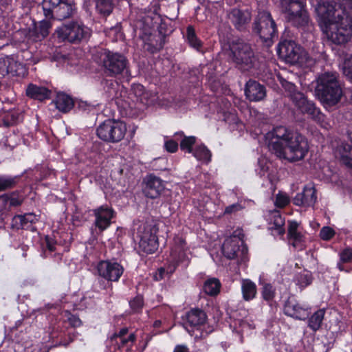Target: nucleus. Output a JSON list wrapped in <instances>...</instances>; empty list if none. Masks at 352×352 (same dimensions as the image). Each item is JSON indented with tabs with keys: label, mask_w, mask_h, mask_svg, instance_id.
Segmentation results:
<instances>
[{
	"label": "nucleus",
	"mask_w": 352,
	"mask_h": 352,
	"mask_svg": "<svg viewBox=\"0 0 352 352\" xmlns=\"http://www.w3.org/2000/svg\"><path fill=\"white\" fill-rule=\"evenodd\" d=\"M320 101L327 105L333 106L337 104L343 94L342 89H315Z\"/></svg>",
	"instance_id": "obj_22"
},
{
	"label": "nucleus",
	"mask_w": 352,
	"mask_h": 352,
	"mask_svg": "<svg viewBox=\"0 0 352 352\" xmlns=\"http://www.w3.org/2000/svg\"><path fill=\"white\" fill-rule=\"evenodd\" d=\"M289 203V199L285 194L278 193L276 195L275 205L278 208H283Z\"/></svg>",
	"instance_id": "obj_52"
},
{
	"label": "nucleus",
	"mask_w": 352,
	"mask_h": 352,
	"mask_svg": "<svg viewBox=\"0 0 352 352\" xmlns=\"http://www.w3.org/2000/svg\"><path fill=\"white\" fill-rule=\"evenodd\" d=\"M38 221L36 215L28 213L24 215H16L12 218V226L16 229L24 228L28 223H35Z\"/></svg>",
	"instance_id": "obj_27"
},
{
	"label": "nucleus",
	"mask_w": 352,
	"mask_h": 352,
	"mask_svg": "<svg viewBox=\"0 0 352 352\" xmlns=\"http://www.w3.org/2000/svg\"><path fill=\"white\" fill-rule=\"evenodd\" d=\"M245 88L249 89V88H264V87L261 85H260L257 81L254 80L250 79L248 81L246 82Z\"/></svg>",
	"instance_id": "obj_58"
},
{
	"label": "nucleus",
	"mask_w": 352,
	"mask_h": 352,
	"mask_svg": "<svg viewBox=\"0 0 352 352\" xmlns=\"http://www.w3.org/2000/svg\"><path fill=\"white\" fill-rule=\"evenodd\" d=\"M3 201L8 204L9 206L16 207L20 206L23 201V198L21 195H19L18 193L12 192L10 195H4L2 196Z\"/></svg>",
	"instance_id": "obj_41"
},
{
	"label": "nucleus",
	"mask_w": 352,
	"mask_h": 352,
	"mask_svg": "<svg viewBox=\"0 0 352 352\" xmlns=\"http://www.w3.org/2000/svg\"><path fill=\"white\" fill-rule=\"evenodd\" d=\"M342 1L341 13L343 14H352V0H340Z\"/></svg>",
	"instance_id": "obj_54"
},
{
	"label": "nucleus",
	"mask_w": 352,
	"mask_h": 352,
	"mask_svg": "<svg viewBox=\"0 0 352 352\" xmlns=\"http://www.w3.org/2000/svg\"><path fill=\"white\" fill-rule=\"evenodd\" d=\"M316 81L321 88H342L344 86L339 74L336 72H325L318 76Z\"/></svg>",
	"instance_id": "obj_20"
},
{
	"label": "nucleus",
	"mask_w": 352,
	"mask_h": 352,
	"mask_svg": "<svg viewBox=\"0 0 352 352\" xmlns=\"http://www.w3.org/2000/svg\"><path fill=\"white\" fill-rule=\"evenodd\" d=\"M277 53L280 59L290 65H296L303 62L305 54V50L292 40H283L279 43Z\"/></svg>",
	"instance_id": "obj_10"
},
{
	"label": "nucleus",
	"mask_w": 352,
	"mask_h": 352,
	"mask_svg": "<svg viewBox=\"0 0 352 352\" xmlns=\"http://www.w3.org/2000/svg\"><path fill=\"white\" fill-rule=\"evenodd\" d=\"M68 320H69V322L70 324V325L73 327H80L82 324V322L81 320H80V318L75 316V315H72L69 318H68Z\"/></svg>",
	"instance_id": "obj_57"
},
{
	"label": "nucleus",
	"mask_w": 352,
	"mask_h": 352,
	"mask_svg": "<svg viewBox=\"0 0 352 352\" xmlns=\"http://www.w3.org/2000/svg\"><path fill=\"white\" fill-rule=\"evenodd\" d=\"M91 33L92 31L89 28L77 20L64 23L55 31V34L60 41H66L72 44L87 42Z\"/></svg>",
	"instance_id": "obj_4"
},
{
	"label": "nucleus",
	"mask_w": 352,
	"mask_h": 352,
	"mask_svg": "<svg viewBox=\"0 0 352 352\" xmlns=\"http://www.w3.org/2000/svg\"><path fill=\"white\" fill-rule=\"evenodd\" d=\"M114 96L111 100H114L116 104L118 107L122 108L130 107V100H129V91H134V89H113Z\"/></svg>",
	"instance_id": "obj_29"
},
{
	"label": "nucleus",
	"mask_w": 352,
	"mask_h": 352,
	"mask_svg": "<svg viewBox=\"0 0 352 352\" xmlns=\"http://www.w3.org/2000/svg\"><path fill=\"white\" fill-rule=\"evenodd\" d=\"M269 150L278 158L289 162L302 160L309 151L307 138L297 131L283 126L275 127L266 135Z\"/></svg>",
	"instance_id": "obj_1"
},
{
	"label": "nucleus",
	"mask_w": 352,
	"mask_h": 352,
	"mask_svg": "<svg viewBox=\"0 0 352 352\" xmlns=\"http://www.w3.org/2000/svg\"><path fill=\"white\" fill-rule=\"evenodd\" d=\"M155 227L147 226L140 236V247L144 252L152 254L158 248V239Z\"/></svg>",
	"instance_id": "obj_16"
},
{
	"label": "nucleus",
	"mask_w": 352,
	"mask_h": 352,
	"mask_svg": "<svg viewBox=\"0 0 352 352\" xmlns=\"http://www.w3.org/2000/svg\"><path fill=\"white\" fill-rule=\"evenodd\" d=\"M129 305L134 311H139L144 305L143 297L141 296H135L129 302Z\"/></svg>",
	"instance_id": "obj_49"
},
{
	"label": "nucleus",
	"mask_w": 352,
	"mask_h": 352,
	"mask_svg": "<svg viewBox=\"0 0 352 352\" xmlns=\"http://www.w3.org/2000/svg\"><path fill=\"white\" fill-rule=\"evenodd\" d=\"M226 121L228 122L236 123L238 122V119L234 114L229 113V114H227L226 116Z\"/></svg>",
	"instance_id": "obj_63"
},
{
	"label": "nucleus",
	"mask_w": 352,
	"mask_h": 352,
	"mask_svg": "<svg viewBox=\"0 0 352 352\" xmlns=\"http://www.w3.org/2000/svg\"><path fill=\"white\" fill-rule=\"evenodd\" d=\"M226 239L222 245V252L228 259L240 258L243 260L248 252V248L244 244L243 234L239 232Z\"/></svg>",
	"instance_id": "obj_11"
},
{
	"label": "nucleus",
	"mask_w": 352,
	"mask_h": 352,
	"mask_svg": "<svg viewBox=\"0 0 352 352\" xmlns=\"http://www.w3.org/2000/svg\"><path fill=\"white\" fill-rule=\"evenodd\" d=\"M342 6L334 1L329 0H318L315 6L316 12L318 16V22L321 29L332 23L338 12H341Z\"/></svg>",
	"instance_id": "obj_12"
},
{
	"label": "nucleus",
	"mask_w": 352,
	"mask_h": 352,
	"mask_svg": "<svg viewBox=\"0 0 352 352\" xmlns=\"http://www.w3.org/2000/svg\"><path fill=\"white\" fill-rule=\"evenodd\" d=\"M41 6L43 15L48 19L63 21L76 14L74 0H43Z\"/></svg>",
	"instance_id": "obj_6"
},
{
	"label": "nucleus",
	"mask_w": 352,
	"mask_h": 352,
	"mask_svg": "<svg viewBox=\"0 0 352 352\" xmlns=\"http://www.w3.org/2000/svg\"><path fill=\"white\" fill-rule=\"evenodd\" d=\"M244 91L250 101H259L266 96L265 89H244Z\"/></svg>",
	"instance_id": "obj_40"
},
{
	"label": "nucleus",
	"mask_w": 352,
	"mask_h": 352,
	"mask_svg": "<svg viewBox=\"0 0 352 352\" xmlns=\"http://www.w3.org/2000/svg\"><path fill=\"white\" fill-rule=\"evenodd\" d=\"M175 137L182 138L180 142V148L183 151H186L188 153H192L194 149H192V146L196 142V137L195 136H186L184 135L182 131L177 132L175 133Z\"/></svg>",
	"instance_id": "obj_32"
},
{
	"label": "nucleus",
	"mask_w": 352,
	"mask_h": 352,
	"mask_svg": "<svg viewBox=\"0 0 352 352\" xmlns=\"http://www.w3.org/2000/svg\"><path fill=\"white\" fill-rule=\"evenodd\" d=\"M221 283L216 278L208 279L204 285V292L211 296L217 295L220 292Z\"/></svg>",
	"instance_id": "obj_33"
},
{
	"label": "nucleus",
	"mask_w": 352,
	"mask_h": 352,
	"mask_svg": "<svg viewBox=\"0 0 352 352\" xmlns=\"http://www.w3.org/2000/svg\"><path fill=\"white\" fill-rule=\"evenodd\" d=\"M51 94V89H26L28 97L39 101L50 98Z\"/></svg>",
	"instance_id": "obj_37"
},
{
	"label": "nucleus",
	"mask_w": 352,
	"mask_h": 352,
	"mask_svg": "<svg viewBox=\"0 0 352 352\" xmlns=\"http://www.w3.org/2000/svg\"><path fill=\"white\" fill-rule=\"evenodd\" d=\"M282 12L287 14V20L293 26L305 27L309 23V15L302 0H280Z\"/></svg>",
	"instance_id": "obj_8"
},
{
	"label": "nucleus",
	"mask_w": 352,
	"mask_h": 352,
	"mask_svg": "<svg viewBox=\"0 0 352 352\" xmlns=\"http://www.w3.org/2000/svg\"><path fill=\"white\" fill-rule=\"evenodd\" d=\"M128 333V329L127 328H123L118 333H114L111 339L113 340L116 338H122L124 335H126Z\"/></svg>",
	"instance_id": "obj_61"
},
{
	"label": "nucleus",
	"mask_w": 352,
	"mask_h": 352,
	"mask_svg": "<svg viewBox=\"0 0 352 352\" xmlns=\"http://www.w3.org/2000/svg\"><path fill=\"white\" fill-rule=\"evenodd\" d=\"M324 316V310L319 309L316 311L309 320V327L316 331L320 329Z\"/></svg>",
	"instance_id": "obj_36"
},
{
	"label": "nucleus",
	"mask_w": 352,
	"mask_h": 352,
	"mask_svg": "<svg viewBox=\"0 0 352 352\" xmlns=\"http://www.w3.org/2000/svg\"><path fill=\"white\" fill-rule=\"evenodd\" d=\"M284 313L298 320H305L309 315L308 309L300 306L293 298H289L285 302Z\"/></svg>",
	"instance_id": "obj_19"
},
{
	"label": "nucleus",
	"mask_w": 352,
	"mask_h": 352,
	"mask_svg": "<svg viewBox=\"0 0 352 352\" xmlns=\"http://www.w3.org/2000/svg\"><path fill=\"white\" fill-rule=\"evenodd\" d=\"M11 59V56L0 58V75L5 76L8 74Z\"/></svg>",
	"instance_id": "obj_47"
},
{
	"label": "nucleus",
	"mask_w": 352,
	"mask_h": 352,
	"mask_svg": "<svg viewBox=\"0 0 352 352\" xmlns=\"http://www.w3.org/2000/svg\"><path fill=\"white\" fill-rule=\"evenodd\" d=\"M149 89H146V91H143V94L140 96V102L143 104H148L149 103Z\"/></svg>",
	"instance_id": "obj_60"
},
{
	"label": "nucleus",
	"mask_w": 352,
	"mask_h": 352,
	"mask_svg": "<svg viewBox=\"0 0 352 352\" xmlns=\"http://www.w3.org/2000/svg\"><path fill=\"white\" fill-rule=\"evenodd\" d=\"M174 352H190L188 349L185 345H177L174 350Z\"/></svg>",
	"instance_id": "obj_64"
},
{
	"label": "nucleus",
	"mask_w": 352,
	"mask_h": 352,
	"mask_svg": "<svg viewBox=\"0 0 352 352\" xmlns=\"http://www.w3.org/2000/svg\"><path fill=\"white\" fill-rule=\"evenodd\" d=\"M52 19L45 18L37 24L34 23L33 27L30 28L28 32V37L34 42H38L44 40L50 32L52 28Z\"/></svg>",
	"instance_id": "obj_17"
},
{
	"label": "nucleus",
	"mask_w": 352,
	"mask_h": 352,
	"mask_svg": "<svg viewBox=\"0 0 352 352\" xmlns=\"http://www.w3.org/2000/svg\"><path fill=\"white\" fill-rule=\"evenodd\" d=\"M299 224L296 221L289 222L288 226V237L293 239L295 242L301 241L302 234L298 231Z\"/></svg>",
	"instance_id": "obj_42"
},
{
	"label": "nucleus",
	"mask_w": 352,
	"mask_h": 352,
	"mask_svg": "<svg viewBox=\"0 0 352 352\" xmlns=\"http://www.w3.org/2000/svg\"><path fill=\"white\" fill-rule=\"evenodd\" d=\"M126 132V124L119 120L108 119L97 128V135L104 142L116 143L121 141Z\"/></svg>",
	"instance_id": "obj_9"
},
{
	"label": "nucleus",
	"mask_w": 352,
	"mask_h": 352,
	"mask_svg": "<svg viewBox=\"0 0 352 352\" xmlns=\"http://www.w3.org/2000/svg\"><path fill=\"white\" fill-rule=\"evenodd\" d=\"M262 296L267 301L272 300L275 296V289L271 284L265 283L262 289Z\"/></svg>",
	"instance_id": "obj_46"
},
{
	"label": "nucleus",
	"mask_w": 352,
	"mask_h": 352,
	"mask_svg": "<svg viewBox=\"0 0 352 352\" xmlns=\"http://www.w3.org/2000/svg\"><path fill=\"white\" fill-rule=\"evenodd\" d=\"M56 108L63 113L69 112L74 107L73 98L63 91L57 93L55 99L53 100Z\"/></svg>",
	"instance_id": "obj_25"
},
{
	"label": "nucleus",
	"mask_w": 352,
	"mask_h": 352,
	"mask_svg": "<svg viewBox=\"0 0 352 352\" xmlns=\"http://www.w3.org/2000/svg\"><path fill=\"white\" fill-rule=\"evenodd\" d=\"M336 19L322 30L333 44L345 45L352 38V14H343L338 12Z\"/></svg>",
	"instance_id": "obj_3"
},
{
	"label": "nucleus",
	"mask_w": 352,
	"mask_h": 352,
	"mask_svg": "<svg viewBox=\"0 0 352 352\" xmlns=\"http://www.w3.org/2000/svg\"><path fill=\"white\" fill-rule=\"evenodd\" d=\"M186 40L189 45L195 49L199 50L201 47V42L197 38L192 26L189 25L186 29Z\"/></svg>",
	"instance_id": "obj_38"
},
{
	"label": "nucleus",
	"mask_w": 352,
	"mask_h": 352,
	"mask_svg": "<svg viewBox=\"0 0 352 352\" xmlns=\"http://www.w3.org/2000/svg\"><path fill=\"white\" fill-rule=\"evenodd\" d=\"M192 153L193 155L199 160H203L206 162L210 160V152L204 145H199L196 146Z\"/></svg>",
	"instance_id": "obj_39"
},
{
	"label": "nucleus",
	"mask_w": 352,
	"mask_h": 352,
	"mask_svg": "<svg viewBox=\"0 0 352 352\" xmlns=\"http://www.w3.org/2000/svg\"><path fill=\"white\" fill-rule=\"evenodd\" d=\"M298 108L302 113L309 115L314 120H320L322 118V114L320 111L315 107L313 102L307 99Z\"/></svg>",
	"instance_id": "obj_30"
},
{
	"label": "nucleus",
	"mask_w": 352,
	"mask_h": 352,
	"mask_svg": "<svg viewBox=\"0 0 352 352\" xmlns=\"http://www.w3.org/2000/svg\"><path fill=\"white\" fill-rule=\"evenodd\" d=\"M96 9L101 15L106 16L109 15L113 9V0H94Z\"/></svg>",
	"instance_id": "obj_34"
},
{
	"label": "nucleus",
	"mask_w": 352,
	"mask_h": 352,
	"mask_svg": "<svg viewBox=\"0 0 352 352\" xmlns=\"http://www.w3.org/2000/svg\"><path fill=\"white\" fill-rule=\"evenodd\" d=\"M16 184V178L11 177H0V191L12 188Z\"/></svg>",
	"instance_id": "obj_45"
},
{
	"label": "nucleus",
	"mask_w": 352,
	"mask_h": 352,
	"mask_svg": "<svg viewBox=\"0 0 352 352\" xmlns=\"http://www.w3.org/2000/svg\"><path fill=\"white\" fill-rule=\"evenodd\" d=\"M179 241L180 245H175L171 250L170 256L172 262L174 263V268L173 270L170 271V273H172L175 269L176 265H178L179 263L187 262L188 260V256L184 248L185 242L182 239H179Z\"/></svg>",
	"instance_id": "obj_26"
},
{
	"label": "nucleus",
	"mask_w": 352,
	"mask_h": 352,
	"mask_svg": "<svg viewBox=\"0 0 352 352\" xmlns=\"http://www.w3.org/2000/svg\"><path fill=\"white\" fill-rule=\"evenodd\" d=\"M45 243H46V248L50 252H53L55 250V243L52 238L47 236L45 237Z\"/></svg>",
	"instance_id": "obj_59"
},
{
	"label": "nucleus",
	"mask_w": 352,
	"mask_h": 352,
	"mask_svg": "<svg viewBox=\"0 0 352 352\" xmlns=\"http://www.w3.org/2000/svg\"><path fill=\"white\" fill-rule=\"evenodd\" d=\"M143 91L146 89H134V91H129V100H130V108L133 103L140 102V96L143 94Z\"/></svg>",
	"instance_id": "obj_53"
},
{
	"label": "nucleus",
	"mask_w": 352,
	"mask_h": 352,
	"mask_svg": "<svg viewBox=\"0 0 352 352\" xmlns=\"http://www.w3.org/2000/svg\"><path fill=\"white\" fill-rule=\"evenodd\" d=\"M243 298L245 301L254 299L256 295V285L250 279H243L241 282Z\"/></svg>",
	"instance_id": "obj_28"
},
{
	"label": "nucleus",
	"mask_w": 352,
	"mask_h": 352,
	"mask_svg": "<svg viewBox=\"0 0 352 352\" xmlns=\"http://www.w3.org/2000/svg\"><path fill=\"white\" fill-rule=\"evenodd\" d=\"M335 235V231L333 228L325 226L323 227L320 232V236L322 240L328 241Z\"/></svg>",
	"instance_id": "obj_51"
},
{
	"label": "nucleus",
	"mask_w": 352,
	"mask_h": 352,
	"mask_svg": "<svg viewBox=\"0 0 352 352\" xmlns=\"http://www.w3.org/2000/svg\"><path fill=\"white\" fill-rule=\"evenodd\" d=\"M252 32L258 36L267 46L272 44L278 31L276 24L269 12L262 10L258 12L252 23Z\"/></svg>",
	"instance_id": "obj_7"
},
{
	"label": "nucleus",
	"mask_w": 352,
	"mask_h": 352,
	"mask_svg": "<svg viewBox=\"0 0 352 352\" xmlns=\"http://www.w3.org/2000/svg\"><path fill=\"white\" fill-rule=\"evenodd\" d=\"M94 58L109 76H116L128 72L129 60L122 54L100 49L97 51Z\"/></svg>",
	"instance_id": "obj_5"
},
{
	"label": "nucleus",
	"mask_w": 352,
	"mask_h": 352,
	"mask_svg": "<svg viewBox=\"0 0 352 352\" xmlns=\"http://www.w3.org/2000/svg\"><path fill=\"white\" fill-rule=\"evenodd\" d=\"M143 184V193L150 199L158 198L165 190L164 181L153 174L146 175Z\"/></svg>",
	"instance_id": "obj_13"
},
{
	"label": "nucleus",
	"mask_w": 352,
	"mask_h": 352,
	"mask_svg": "<svg viewBox=\"0 0 352 352\" xmlns=\"http://www.w3.org/2000/svg\"><path fill=\"white\" fill-rule=\"evenodd\" d=\"M343 73L349 80L352 81V56L344 61Z\"/></svg>",
	"instance_id": "obj_50"
},
{
	"label": "nucleus",
	"mask_w": 352,
	"mask_h": 352,
	"mask_svg": "<svg viewBox=\"0 0 352 352\" xmlns=\"http://www.w3.org/2000/svg\"><path fill=\"white\" fill-rule=\"evenodd\" d=\"M270 221V229L275 230L278 235H283L285 233V229L283 228L285 219L282 217L278 212H275L272 214Z\"/></svg>",
	"instance_id": "obj_31"
},
{
	"label": "nucleus",
	"mask_w": 352,
	"mask_h": 352,
	"mask_svg": "<svg viewBox=\"0 0 352 352\" xmlns=\"http://www.w3.org/2000/svg\"><path fill=\"white\" fill-rule=\"evenodd\" d=\"M316 190L311 186H305L302 192L297 193L293 199V203L296 206L309 207L316 201Z\"/></svg>",
	"instance_id": "obj_21"
},
{
	"label": "nucleus",
	"mask_w": 352,
	"mask_h": 352,
	"mask_svg": "<svg viewBox=\"0 0 352 352\" xmlns=\"http://www.w3.org/2000/svg\"><path fill=\"white\" fill-rule=\"evenodd\" d=\"M340 261L342 263H349L352 260V249L346 248L340 253Z\"/></svg>",
	"instance_id": "obj_55"
},
{
	"label": "nucleus",
	"mask_w": 352,
	"mask_h": 352,
	"mask_svg": "<svg viewBox=\"0 0 352 352\" xmlns=\"http://www.w3.org/2000/svg\"><path fill=\"white\" fill-rule=\"evenodd\" d=\"M207 320L206 314L199 308L191 309L183 318L184 324L189 332L191 331L188 328L195 329L197 331L201 330Z\"/></svg>",
	"instance_id": "obj_15"
},
{
	"label": "nucleus",
	"mask_w": 352,
	"mask_h": 352,
	"mask_svg": "<svg viewBox=\"0 0 352 352\" xmlns=\"http://www.w3.org/2000/svg\"><path fill=\"white\" fill-rule=\"evenodd\" d=\"M289 90V97L297 107H299L307 100V98L305 96V95L300 91H298L297 89Z\"/></svg>",
	"instance_id": "obj_44"
},
{
	"label": "nucleus",
	"mask_w": 352,
	"mask_h": 352,
	"mask_svg": "<svg viewBox=\"0 0 352 352\" xmlns=\"http://www.w3.org/2000/svg\"><path fill=\"white\" fill-rule=\"evenodd\" d=\"M97 269L99 275L109 281H118L124 271L121 265L109 261H100Z\"/></svg>",
	"instance_id": "obj_14"
},
{
	"label": "nucleus",
	"mask_w": 352,
	"mask_h": 352,
	"mask_svg": "<svg viewBox=\"0 0 352 352\" xmlns=\"http://www.w3.org/2000/svg\"><path fill=\"white\" fill-rule=\"evenodd\" d=\"M27 74L25 66L12 57L8 74L12 76L24 77Z\"/></svg>",
	"instance_id": "obj_35"
},
{
	"label": "nucleus",
	"mask_w": 352,
	"mask_h": 352,
	"mask_svg": "<svg viewBox=\"0 0 352 352\" xmlns=\"http://www.w3.org/2000/svg\"><path fill=\"white\" fill-rule=\"evenodd\" d=\"M226 55L235 67L242 72H254L261 69V62L248 43L232 41Z\"/></svg>",
	"instance_id": "obj_2"
},
{
	"label": "nucleus",
	"mask_w": 352,
	"mask_h": 352,
	"mask_svg": "<svg viewBox=\"0 0 352 352\" xmlns=\"http://www.w3.org/2000/svg\"><path fill=\"white\" fill-rule=\"evenodd\" d=\"M230 19L238 30L243 31L251 19V14L248 11L233 9L230 14Z\"/></svg>",
	"instance_id": "obj_24"
},
{
	"label": "nucleus",
	"mask_w": 352,
	"mask_h": 352,
	"mask_svg": "<svg viewBox=\"0 0 352 352\" xmlns=\"http://www.w3.org/2000/svg\"><path fill=\"white\" fill-rule=\"evenodd\" d=\"M19 117V113L16 112H8L2 118V122L0 125L7 128L14 126L18 122Z\"/></svg>",
	"instance_id": "obj_43"
},
{
	"label": "nucleus",
	"mask_w": 352,
	"mask_h": 352,
	"mask_svg": "<svg viewBox=\"0 0 352 352\" xmlns=\"http://www.w3.org/2000/svg\"><path fill=\"white\" fill-rule=\"evenodd\" d=\"M96 217L95 225L100 230L104 231L111 224V220L113 217L114 211L107 206H102L93 210Z\"/></svg>",
	"instance_id": "obj_18"
},
{
	"label": "nucleus",
	"mask_w": 352,
	"mask_h": 352,
	"mask_svg": "<svg viewBox=\"0 0 352 352\" xmlns=\"http://www.w3.org/2000/svg\"><path fill=\"white\" fill-rule=\"evenodd\" d=\"M158 34L157 36H161L165 40L166 36L169 35L172 32L173 29L166 23L162 21L158 26Z\"/></svg>",
	"instance_id": "obj_48"
},
{
	"label": "nucleus",
	"mask_w": 352,
	"mask_h": 352,
	"mask_svg": "<svg viewBox=\"0 0 352 352\" xmlns=\"http://www.w3.org/2000/svg\"><path fill=\"white\" fill-rule=\"evenodd\" d=\"M65 59V56L64 55L60 54V53L54 54L51 56V60L52 61L61 62Z\"/></svg>",
	"instance_id": "obj_62"
},
{
	"label": "nucleus",
	"mask_w": 352,
	"mask_h": 352,
	"mask_svg": "<svg viewBox=\"0 0 352 352\" xmlns=\"http://www.w3.org/2000/svg\"><path fill=\"white\" fill-rule=\"evenodd\" d=\"M164 147L169 153H175L178 149V144L173 140H169L165 142Z\"/></svg>",
	"instance_id": "obj_56"
},
{
	"label": "nucleus",
	"mask_w": 352,
	"mask_h": 352,
	"mask_svg": "<svg viewBox=\"0 0 352 352\" xmlns=\"http://www.w3.org/2000/svg\"><path fill=\"white\" fill-rule=\"evenodd\" d=\"M144 49L145 51L155 54L160 52L164 47L166 41L161 36L150 34H145L143 38Z\"/></svg>",
	"instance_id": "obj_23"
}]
</instances>
